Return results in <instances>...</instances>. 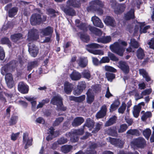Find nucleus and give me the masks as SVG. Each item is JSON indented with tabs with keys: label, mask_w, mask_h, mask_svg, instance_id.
Instances as JSON below:
<instances>
[{
	"label": "nucleus",
	"mask_w": 154,
	"mask_h": 154,
	"mask_svg": "<svg viewBox=\"0 0 154 154\" xmlns=\"http://www.w3.org/2000/svg\"><path fill=\"white\" fill-rule=\"evenodd\" d=\"M11 40L14 42H17L18 41L22 38V35L20 33H16L11 36Z\"/></svg>",
	"instance_id": "473e14b6"
},
{
	"label": "nucleus",
	"mask_w": 154,
	"mask_h": 154,
	"mask_svg": "<svg viewBox=\"0 0 154 154\" xmlns=\"http://www.w3.org/2000/svg\"><path fill=\"white\" fill-rule=\"evenodd\" d=\"M6 84L9 88H12L14 85V82L12 75L11 73H7L5 77Z\"/></svg>",
	"instance_id": "4468645a"
},
{
	"label": "nucleus",
	"mask_w": 154,
	"mask_h": 154,
	"mask_svg": "<svg viewBox=\"0 0 154 154\" xmlns=\"http://www.w3.org/2000/svg\"><path fill=\"white\" fill-rule=\"evenodd\" d=\"M29 51L30 55L33 57H35L38 52V49L32 43H29L28 44Z\"/></svg>",
	"instance_id": "9b49d317"
},
{
	"label": "nucleus",
	"mask_w": 154,
	"mask_h": 154,
	"mask_svg": "<svg viewBox=\"0 0 154 154\" xmlns=\"http://www.w3.org/2000/svg\"><path fill=\"white\" fill-rule=\"evenodd\" d=\"M117 119V117L115 116H113L111 117L109 120L107 121L105 124V126L108 127L111 125L116 123Z\"/></svg>",
	"instance_id": "e433bc0d"
},
{
	"label": "nucleus",
	"mask_w": 154,
	"mask_h": 154,
	"mask_svg": "<svg viewBox=\"0 0 154 154\" xmlns=\"http://www.w3.org/2000/svg\"><path fill=\"white\" fill-rule=\"evenodd\" d=\"M18 11V8L14 7L10 9L8 11V16L10 17H13L15 15Z\"/></svg>",
	"instance_id": "4c0bfd02"
},
{
	"label": "nucleus",
	"mask_w": 154,
	"mask_h": 154,
	"mask_svg": "<svg viewBox=\"0 0 154 154\" xmlns=\"http://www.w3.org/2000/svg\"><path fill=\"white\" fill-rule=\"evenodd\" d=\"M75 22L76 26L79 29L83 30L84 31H87V26L85 24L82 23L79 25V23H80V21L79 20H75Z\"/></svg>",
	"instance_id": "ea45409f"
},
{
	"label": "nucleus",
	"mask_w": 154,
	"mask_h": 154,
	"mask_svg": "<svg viewBox=\"0 0 154 154\" xmlns=\"http://www.w3.org/2000/svg\"><path fill=\"white\" fill-rule=\"evenodd\" d=\"M84 132V130L82 128L74 130L71 133H69L71 141L73 142H77L79 139L78 136L82 135Z\"/></svg>",
	"instance_id": "39448f33"
},
{
	"label": "nucleus",
	"mask_w": 154,
	"mask_h": 154,
	"mask_svg": "<svg viewBox=\"0 0 154 154\" xmlns=\"http://www.w3.org/2000/svg\"><path fill=\"white\" fill-rule=\"evenodd\" d=\"M82 74L84 78L87 79H89L91 77L90 72L88 70L84 71L82 72Z\"/></svg>",
	"instance_id": "6e6d98bb"
},
{
	"label": "nucleus",
	"mask_w": 154,
	"mask_h": 154,
	"mask_svg": "<svg viewBox=\"0 0 154 154\" xmlns=\"http://www.w3.org/2000/svg\"><path fill=\"white\" fill-rule=\"evenodd\" d=\"M23 143L25 144V149H27L29 146L32 145V139L31 137L29 136L27 133L23 134Z\"/></svg>",
	"instance_id": "9d476101"
},
{
	"label": "nucleus",
	"mask_w": 154,
	"mask_h": 154,
	"mask_svg": "<svg viewBox=\"0 0 154 154\" xmlns=\"http://www.w3.org/2000/svg\"><path fill=\"white\" fill-rule=\"evenodd\" d=\"M126 108V104L125 103H123L122 106L119 108L118 112L119 113H123Z\"/></svg>",
	"instance_id": "680f3d73"
},
{
	"label": "nucleus",
	"mask_w": 154,
	"mask_h": 154,
	"mask_svg": "<svg viewBox=\"0 0 154 154\" xmlns=\"http://www.w3.org/2000/svg\"><path fill=\"white\" fill-rule=\"evenodd\" d=\"M72 148V146H71L65 145L62 146L61 150L63 152L66 153L70 151Z\"/></svg>",
	"instance_id": "de8ad7c7"
},
{
	"label": "nucleus",
	"mask_w": 154,
	"mask_h": 154,
	"mask_svg": "<svg viewBox=\"0 0 154 154\" xmlns=\"http://www.w3.org/2000/svg\"><path fill=\"white\" fill-rule=\"evenodd\" d=\"M67 141L66 139L62 137L59 139L57 140V142L59 144H62L66 143Z\"/></svg>",
	"instance_id": "774afa93"
},
{
	"label": "nucleus",
	"mask_w": 154,
	"mask_h": 154,
	"mask_svg": "<svg viewBox=\"0 0 154 154\" xmlns=\"http://www.w3.org/2000/svg\"><path fill=\"white\" fill-rule=\"evenodd\" d=\"M146 24L145 22L140 23V33H146L147 30L150 28V26L149 25L143 27Z\"/></svg>",
	"instance_id": "c9c22d12"
},
{
	"label": "nucleus",
	"mask_w": 154,
	"mask_h": 154,
	"mask_svg": "<svg viewBox=\"0 0 154 154\" xmlns=\"http://www.w3.org/2000/svg\"><path fill=\"white\" fill-rule=\"evenodd\" d=\"M26 99L28 101L31 102L32 105V110L34 111L35 110L36 105V101L35 100V98L33 97H26Z\"/></svg>",
	"instance_id": "c756f323"
},
{
	"label": "nucleus",
	"mask_w": 154,
	"mask_h": 154,
	"mask_svg": "<svg viewBox=\"0 0 154 154\" xmlns=\"http://www.w3.org/2000/svg\"><path fill=\"white\" fill-rule=\"evenodd\" d=\"M108 56L112 60L116 61L118 60V58L113 54L110 52H108Z\"/></svg>",
	"instance_id": "e2e57ef3"
},
{
	"label": "nucleus",
	"mask_w": 154,
	"mask_h": 154,
	"mask_svg": "<svg viewBox=\"0 0 154 154\" xmlns=\"http://www.w3.org/2000/svg\"><path fill=\"white\" fill-rule=\"evenodd\" d=\"M49 101L48 99L43 100L39 102L36 106V109H38L42 108L45 104L48 103Z\"/></svg>",
	"instance_id": "8fccbe9b"
},
{
	"label": "nucleus",
	"mask_w": 154,
	"mask_h": 154,
	"mask_svg": "<svg viewBox=\"0 0 154 154\" xmlns=\"http://www.w3.org/2000/svg\"><path fill=\"white\" fill-rule=\"evenodd\" d=\"M125 18L127 20H129L131 18H134V10L133 9H131L129 12L125 14Z\"/></svg>",
	"instance_id": "37998d69"
},
{
	"label": "nucleus",
	"mask_w": 154,
	"mask_h": 154,
	"mask_svg": "<svg viewBox=\"0 0 154 154\" xmlns=\"http://www.w3.org/2000/svg\"><path fill=\"white\" fill-rule=\"evenodd\" d=\"M120 102L119 101L116 100L110 106V111L112 112L116 110Z\"/></svg>",
	"instance_id": "49530a36"
},
{
	"label": "nucleus",
	"mask_w": 154,
	"mask_h": 154,
	"mask_svg": "<svg viewBox=\"0 0 154 154\" xmlns=\"http://www.w3.org/2000/svg\"><path fill=\"white\" fill-rule=\"evenodd\" d=\"M77 62L79 66L84 68L87 66L88 60L86 58L81 57L79 58L77 61Z\"/></svg>",
	"instance_id": "393cba45"
},
{
	"label": "nucleus",
	"mask_w": 154,
	"mask_h": 154,
	"mask_svg": "<svg viewBox=\"0 0 154 154\" xmlns=\"http://www.w3.org/2000/svg\"><path fill=\"white\" fill-rule=\"evenodd\" d=\"M74 88V85L71 83L65 82L64 84V91L67 94H69Z\"/></svg>",
	"instance_id": "412c9836"
},
{
	"label": "nucleus",
	"mask_w": 154,
	"mask_h": 154,
	"mask_svg": "<svg viewBox=\"0 0 154 154\" xmlns=\"http://www.w3.org/2000/svg\"><path fill=\"white\" fill-rule=\"evenodd\" d=\"M90 4V6L87 8L88 11H96L99 15L103 14V10L98 7L103 8V7L104 3L103 2L99 0H95L91 1Z\"/></svg>",
	"instance_id": "f03ea898"
},
{
	"label": "nucleus",
	"mask_w": 154,
	"mask_h": 154,
	"mask_svg": "<svg viewBox=\"0 0 154 154\" xmlns=\"http://www.w3.org/2000/svg\"><path fill=\"white\" fill-rule=\"evenodd\" d=\"M106 77L108 81L112 82V80L115 78V75L113 73L106 72Z\"/></svg>",
	"instance_id": "864d4df0"
},
{
	"label": "nucleus",
	"mask_w": 154,
	"mask_h": 154,
	"mask_svg": "<svg viewBox=\"0 0 154 154\" xmlns=\"http://www.w3.org/2000/svg\"><path fill=\"white\" fill-rule=\"evenodd\" d=\"M105 69L106 70L109 72H115L116 71V69L109 66H105Z\"/></svg>",
	"instance_id": "338daca9"
},
{
	"label": "nucleus",
	"mask_w": 154,
	"mask_h": 154,
	"mask_svg": "<svg viewBox=\"0 0 154 154\" xmlns=\"http://www.w3.org/2000/svg\"><path fill=\"white\" fill-rule=\"evenodd\" d=\"M140 74L142 75L143 78H145L146 81L148 82L150 80V77L148 75L147 73L143 69H140L139 70Z\"/></svg>",
	"instance_id": "a19ab883"
},
{
	"label": "nucleus",
	"mask_w": 154,
	"mask_h": 154,
	"mask_svg": "<svg viewBox=\"0 0 154 154\" xmlns=\"http://www.w3.org/2000/svg\"><path fill=\"white\" fill-rule=\"evenodd\" d=\"M80 38L84 42H87L89 40V36L85 34H82L81 35Z\"/></svg>",
	"instance_id": "13d9d810"
},
{
	"label": "nucleus",
	"mask_w": 154,
	"mask_h": 154,
	"mask_svg": "<svg viewBox=\"0 0 154 154\" xmlns=\"http://www.w3.org/2000/svg\"><path fill=\"white\" fill-rule=\"evenodd\" d=\"M127 128L128 127L126 124H122L120 126L118 130V132L119 133H122L126 130Z\"/></svg>",
	"instance_id": "052dcab7"
},
{
	"label": "nucleus",
	"mask_w": 154,
	"mask_h": 154,
	"mask_svg": "<svg viewBox=\"0 0 154 154\" xmlns=\"http://www.w3.org/2000/svg\"><path fill=\"white\" fill-rule=\"evenodd\" d=\"M53 32V29L50 26H48L41 30V33L43 35L51 36Z\"/></svg>",
	"instance_id": "aec40b11"
},
{
	"label": "nucleus",
	"mask_w": 154,
	"mask_h": 154,
	"mask_svg": "<svg viewBox=\"0 0 154 154\" xmlns=\"http://www.w3.org/2000/svg\"><path fill=\"white\" fill-rule=\"evenodd\" d=\"M82 77L80 73L79 72L74 70L70 75L71 79L73 81H78L80 80Z\"/></svg>",
	"instance_id": "b1692460"
},
{
	"label": "nucleus",
	"mask_w": 154,
	"mask_h": 154,
	"mask_svg": "<svg viewBox=\"0 0 154 154\" xmlns=\"http://www.w3.org/2000/svg\"><path fill=\"white\" fill-rule=\"evenodd\" d=\"M28 40L29 41H32L37 40L39 37L38 32L35 29H32L28 32Z\"/></svg>",
	"instance_id": "6e6552de"
},
{
	"label": "nucleus",
	"mask_w": 154,
	"mask_h": 154,
	"mask_svg": "<svg viewBox=\"0 0 154 154\" xmlns=\"http://www.w3.org/2000/svg\"><path fill=\"white\" fill-rule=\"evenodd\" d=\"M130 46L134 48H137L139 46V44L135 39L132 38L131 40Z\"/></svg>",
	"instance_id": "5fc2aeb1"
},
{
	"label": "nucleus",
	"mask_w": 154,
	"mask_h": 154,
	"mask_svg": "<svg viewBox=\"0 0 154 154\" xmlns=\"http://www.w3.org/2000/svg\"><path fill=\"white\" fill-rule=\"evenodd\" d=\"M111 38L110 36H104L103 37L98 38L97 40L99 43L106 44L111 41Z\"/></svg>",
	"instance_id": "c85d7f7f"
},
{
	"label": "nucleus",
	"mask_w": 154,
	"mask_h": 154,
	"mask_svg": "<svg viewBox=\"0 0 154 154\" xmlns=\"http://www.w3.org/2000/svg\"><path fill=\"white\" fill-rule=\"evenodd\" d=\"M18 89L23 94H26L29 91L28 86L23 82H20L18 85Z\"/></svg>",
	"instance_id": "ddd939ff"
},
{
	"label": "nucleus",
	"mask_w": 154,
	"mask_h": 154,
	"mask_svg": "<svg viewBox=\"0 0 154 154\" xmlns=\"http://www.w3.org/2000/svg\"><path fill=\"white\" fill-rule=\"evenodd\" d=\"M105 23L107 26L112 27L116 26V22L114 19L109 16L107 17L104 20Z\"/></svg>",
	"instance_id": "4be33fe9"
},
{
	"label": "nucleus",
	"mask_w": 154,
	"mask_h": 154,
	"mask_svg": "<svg viewBox=\"0 0 154 154\" xmlns=\"http://www.w3.org/2000/svg\"><path fill=\"white\" fill-rule=\"evenodd\" d=\"M102 125L101 123H97L95 126V130L92 131V132L93 133H96L98 132L100 129Z\"/></svg>",
	"instance_id": "69168bd1"
},
{
	"label": "nucleus",
	"mask_w": 154,
	"mask_h": 154,
	"mask_svg": "<svg viewBox=\"0 0 154 154\" xmlns=\"http://www.w3.org/2000/svg\"><path fill=\"white\" fill-rule=\"evenodd\" d=\"M127 134L136 136H139L140 135V132L137 129H130L128 131Z\"/></svg>",
	"instance_id": "c03bdc74"
},
{
	"label": "nucleus",
	"mask_w": 154,
	"mask_h": 154,
	"mask_svg": "<svg viewBox=\"0 0 154 154\" xmlns=\"http://www.w3.org/2000/svg\"><path fill=\"white\" fill-rule=\"evenodd\" d=\"M146 143L145 139L142 137L134 139L131 142V146L132 147H137L143 148Z\"/></svg>",
	"instance_id": "423d86ee"
},
{
	"label": "nucleus",
	"mask_w": 154,
	"mask_h": 154,
	"mask_svg": "<svg viewBox=\"0 0 154 154\" xmlns=\"http://www.w3.org/2000/svg\"><path fill=\"white\" fill-rule=\"evenodd\" d=\"M86 86V84L84 81H81L79 82L77 85V87L82 91L85 89Z\"/></svg>",
	"instance_id": "3c124183"
},
{
	"label": "nucleus",
	"mask_w": 154,
	"mask_h": 154,
	"mask_svg": "<svg viewBox=\"0 0 154 154\" xmlns=\"http://www.w3.org/2000/svg\"><path fill=\"white\" fill-rule=\"evenodd\" d=\"M127 43L124 41H119L115 42L110 46V49L112 52L117 54L120 56H122L125 48L127 46Z\"/></svg>",
	"instance_id": "f257e3e1"
},
{
	"label": "nucleus",
	"mask_w": 154,
	"mask_h": 154,
	"mask_svg": "<svg viewBox=\"0 0 154 154\" xmlns=\"http://www.w3.org/2000/svg\"><path fill=\"white\" fill-rule=\"evenodd\" d=\"M144 103L143 102H141L137 105L135 106L133 108V113L134 116L135 118H137L141 108V106H144Z\"/></svg>",
	"instance_id": "dca6fc26"
},
{
	"label": "nucleus",
	"mask_w": 154,
	"mask_h": 154,
	"mask_svg": "<svg viewBox=\"0 0 154 154\" xmlns=\"http://www.w3.org/2000/svg\"><path fill=\"white\" fill-rule=\"evenodd\" d=\"M102 46H101L100 45L95 43H92L87 45V48L89 49H92L93 48H102Z\"/></svg>",
	"instance_id": "a18cd8bd"
},
{
	"label": "nucleus",
	"mask_w": 154,
	"mask_h": 154,
	"mask_svg": "<svg viewBox=\"0 0 154 154\" xmlns=\"http://www.w3.org/2000/svg\"><path fill=\"white\" fill-rule=\"evenodd\" d=\"M119 67L125 73H128L129 68L127 63L125 62L120 61L119 62Z\"/></svg>",
	"instance_id": "a211bd4d"
},
{
	"label": "nucleus",
	"mask_w": 154,
	"mask_h": 154,
	"mask_svg": "<svg viewBox=\"0 0 154 154\" xmlns=\"http://www.w3.org/2000/svg\"><path fill=\"white\" fill-rule=\"evenodd\" d=\"M109 141L110 143L116 146L122 148L124 144L123 141L120 139L109 137Z\"/></svg>",
	"instance_id": "f8f14e48"
},
{
	"label": "nucleus",
	"mask_w": 154,
	"mask_h": 154,
	"mask_svg": "<svg viewBox=\"0 0 154 154\" xmlns=\"http://www.w3.org/2000/svg\"><path fill=\"white\" fill-rule=\"evenodd\" d=\"M91 21L94 26L101 28L103 27V24L101 20L96 16H93L92 17Z\"/></svg>",
	"instance_id": "5701e85b"
},
{
	"label": "nucleus",
	"mask_w": 154,
	"mask_h": 154,
	"mask_svg": "<svg viewBox=\"0 0 154 154\" xmlns=\"http://www.w3.org/2000/svg\"><path fill=\"white\" fill-rule=\"evenodd\" d=\"M40 14L36 13L33 14L30 19V22L32 25H35L37 24H40L41 22L45 21L46 19V17L44 16H42Z\"/></svg>",
	"instance_id": "20e7f679"
},
{
	"label": "nucleus",
	"mask_w": 154,
	"mask_h": 154,
	"mask_svg": "<svg viewBox=\"0 0 154 154\" xmlns=\"http://www.w3.org/2000/svg\"><path fill=\"white\" fill-rule=\"evenodd\" d=\"M95 91L92 89H89L86 93L87 100L88 103H91L94 100V93Z\"/></svg>",
	"instance_id": "2eb2a0df"
},
{
	"label": "nucleus",
	"mask_w": 154,
	"mask_h": 154,
	"mask_svg": "<svg viewBox=\"0 0 154 154\" xmlns=\"http://www.w3.org/2000/svg\"><path fill=\"white\" fill-rule=\"evenodd\" d=\"M94 121L88 118L86 120V123L85 124L84 126L89 128L90 130H91L94 127Z\"/></svg>",
	"instance_id": "58836bf2"
},
{
	"label": "nucleus",
	"mask_w": 154,
	"mask_h": 154,
	"mask_svg": "<svg viewBox=\"0 0 154 154\" xmlns=\"http://www.w3.org/2000/svg\"><path fill=\"white\" fill-rule=\"evenodd\" d=\"M97 146L96 144L94 143L90 146L86 152L84 153L81 151H80L75 154H96V152L94 151V149Z\"/></svg>",
	"instance_id": "f3484780"
},
{
	"label": "nucleus",
	"mask_w": 154,
	"mask_h": 154,
	"mask_svg": "<svg viewBox=\"0 0 154 154\" xmlns=\"http://www.w3.org/2000/svg\"><path fill=\"white\" fill-rule=\"evenodd\" d=\"M116 130V127L111 128L107 130V133L109 135L115 136L117 135V132Z\"/></svg>",
	"instance_id": "79ce46f5"
},
{
	"label": "nucleus",
	"mask_w": 154,
	"mask_h": 154,
	"mask_svg": "<svg viewBox=\"0 0 154 154\" xmlns=\"http://www.w3.org/2000/svg\"><path fill=\"white\" fill-rule=\"evenodd\" d=\"M107 108L105 105H103L100 110L98 112L96 115L97 119H100L104 117L106 114Z\"/></svg>",
	"instance_id": "6ab92c4d"
},
{
	"label": "nucleus",
	"mask_w": 154,
	"mask_h": 154,
	"mask_svg": "<svg viewBox=\"0 0 154 154\" xmlns=\"http://www.w3.org/2000/svg\"><path fill=\"white\" fill-rule=\"evenodd\" d=\"M80 5L79 2L76 0H68L66 2V6H72L74 7H79Z\"/></svg>",
	"instance_id": "cd10ccee"
},
{
	"label": "nucleus",
	"mask_w": 154,
	"mask_h": 154,
	"mask_svg": "<svg viewBox=\"0 0 154 154\" xmlns=\"http://www.w3.org/2000/svg\"><path fill=\"white\" fill-rule=\"evenodd\" d=\"M144 51L141 48H139L137 51L136 56L139 59L142 60L145 56Z\"/></svg>",
	"instance_id": "f704fd0d"
},
{
	"label": "nucleus",
	"mask_w": 154,
	"mask_h": 154,
	"mask_svg": "<svg viewBox=\"0 0 154 154\" xmlns=\"http://www.w3.org/2000/svg\"><path fill=\"white\" fill-rule=\"evenodd\" d=\"M144 136L148 140L151 134V131L149 128H146L143 132Z\"/></svg>",
	"instance_id": "09e8293b"
},
{
	"label": "nucleus",
	"mask_w": 154,
	"mask_h": 154,
	"mask_svg": "<svg viewBox=\"0 0 154 154\" xmlns=\"http://www.w3.org/2000/svg\"><path fill=\"white\" fill-rule=\"evenodd\" d=\"M84 120L81 117H77L73 120L72 125L73 127H76L80 125L84 122Z\"/></svg>",
	"instance_id": "bb28decb"
},
{
	"label": "nucleus",
	"mask_w": 154,
	"mask_h": 154,
	"mask_svg": "<svg viewBox=\"0 0 154 154\" xmlns=\"http://www.w3.org/2000/svg\"><path fill=\"white\" fill-rule=\"evenodd\" d=\"M112 7L114 9V11L116 14H118L122 12L125 8V5L124 4L118 5L117 8H116L117 6L116 3V1H114L111 4Z\"/></svg>",
	"instance_id": "1a4fd4ad"
},
{
	"label": "nucleus",
	"mask_w": 154,
	"mask_h": 154,
	"mask_svg": "<svg viewBox=\"0 0 154 154\" xmlns=\"http://www.w3.org/2000/svg\"><path fill=\"white\" fill-rule=\"evenodd\" d=\"M60 8L68 16H73L76 15L75 11L70 7L62 5L60 6Z\"/></svg>",
	"instance_id": "0eeeda50"
},
{
	"label": "nucleus",
	"mask_w": 154,
	"mask_h": 154,
	"mask_svg": "<svg viewBox=\"0 0 154 154\" xmlns=\"http://www.w3.org/2000/svg\"><path fill=\"white\" fill-rule=\"evenodd\" d=\"M51 103L52 104L57 106L58 110L64 111L66 109V107L63 105L62 98L58 95L52 98Z\"/></svg>",
	"instance_id": "7ed1b4c3"
},
{
	"label": "nucleus",
	"mask_w": 154,
	"mask_h": 154,
	"mask_svg": "<svg viewBox=\"0 0 154 154\" xmlns=\"http://www.w3.org/2000/svg\"><path fill=\"white\" fill-rule=\"evenodd\" d=\"M87 50L89 52L93 54L94 55H103L104 54V52L103 50L97 49V50H93L89 49V48H87Z\"/></svg>",
	"instance_id": "72a5a7b5"
},
{
	"label": "nucleus",
	"mask_w": 154,
	"mask_h": 154,
	"mask_svg": "<svg viewBox=\"0 0 154 154\" xmlns=\"http://www.w3.org/2000/svg\"><path fill=\"white\" fill-rule=\"evenodd\" d=\"M88 28L91 32L96 35L100 36L102 34V32L97 28L90 26H89Z\"/></svg>",
	"instance_id": "2f4dec72"
},
{
	"label": "nucleus",
	"mask_w": 154,
	"mask_h": 154,
	"mask_svg": "<svg viewBox=\"0 0 154 154\" xmlns=\"http://www.w3.org/2000/svg\"><path fill=\"white\" fill-rule=\"evenodd\" d=\"M17 120V116H14L11 117L9 123L11 125L15 124Z\"/></svg>",
	"instance_id": "0e129e2a"
},
{
	"label": "nucleus",
	"mask_w": 154,
	"mask_h": 154,
	"mask_svg": "<svg viewBox=\"0 0 154 154\" xmlns=\"http://www.w3.org/2000/svg\"><path fill=\"white\" fill-rule=\"evenodd\" d=\"M5 95L6 96L13 99V98L14 97L16 96V95L14 94H8L1 93V102L5 103V102H6L5 98L3 97Z\"/></svg>",
	"instance_id": "7c9ffc66"
},
{
	"label": "nucleus",
	"mask_w": 154,
	"mask_h": 154,
	"mask_svg": "<svg viewBox=\"0 0 154 154\" xmlns=\"http://www.w3.org/2000/svg\"><path fill=\"white\" fill-rule=\"evenodd\" d=\"M151 113L149 112H147L144 113L141 117V119L143 121H145L146 119L151 116Z\"/></svg>",
	"instance_id": "4d7b16f0"
},
{
	"label": "nucleus",
	"mask_w": 154,
	"mask_h": 154,
	"mask_svg": "<svg viewBox=\"0 0 154 154\" xmlns=\"http://www.w3.org/2000/svg\"><path fill=\"white\" fill-rule=\"evenodd\" d=\"M38 66V63L36 61H34L30 63L27 67L28 70H30L33 68Z\"/></svg>",
	"instance_id": "603ef678"
},
{
	"label": "nucleus",
	"mask_w": 154,
	"mask_h": 154,
	"mask_svg": "<svg viewBox=\"0 0 154 154\" xmlns=\"http://www.w3.org/2000/svg\"><path fill=\"white\" fill-rule=\"evenodd\" d=\"M63 119L64 118L63 117H59L56 119L54 123V126H57L61 122H63Z\"/></svg>",
	"instance_id": "bf43d9fd"
},
{
	"label": "nucleus",
	"mask_w": 154,
	"mask_h": 154,
	"mask_svg": "<svg viewBox=\"0 0 154 154\" xmlns=\"http://www.w3.org/2000/svg\"><path fill=\"white\" fill-rule=\"evenodd\" d=\"M54 129L53 128L51 127L49 129V132L50 134H49L48 136L46 137V140L49 141L50 140L52 139L53 137H57L59 134V133L58 131H54Z\"/></svg>",
	"instance_id": "a878e982"
}]
</instances>
